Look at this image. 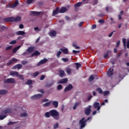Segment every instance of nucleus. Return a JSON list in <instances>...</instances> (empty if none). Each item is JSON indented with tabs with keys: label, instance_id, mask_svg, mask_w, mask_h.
<instances>
[{
	"label": "nucleus",
	"instance_id": "42",
	"mask_svg": "<svg viewBox=\"0 0 129 129\" xmlns=\"http://www.w3.org/2000/svg\"><path fill=\"white\" fill-rule=\"evenodd\" d=\"M73 47H74L75 49H80V47L79 46H77V44L76 43H74L73 44Z\"/></svg>",
	"mask_w": 129,
	"mask_h": 129
},
{
	"label": "nucleus",
	"instance_id": "24",
	"mask_svg": "<svg viewBox=\"0 0 129 129\" xmlns=\"http://www.w3.org/2000/svg\"><path fill=\"white\" fill-rule=\"evenodd\" d=\"M56 35H57V32H56L55 31H50L49 33V35L50 37H55Z\"/></svg>",
	"mask_w": 129,
	"mask_h": 129
},
{
	"label": "nucleus",
	"instance_id": "34",
	"mask_svg": "<svg viewBox=\"0 0 129 129\" xmlns=\"http://www.w3.org/2000/svg\"><path fill=\"white\" fill-rule=\"evenodd\" d=\"M126 40V39L123 38L122 39V43H123V47L125 49H126V44L125 43V41Z\"/></svg>",
	"mask_w": 129,
	"mask_h": 129
},
{
	"label": "nucleus",
	"instance_id": "35",
	"mask_svg": "<svg viewBox=\"0 0 129 129\" xmlns=\"http://www.w3.org/2000/svg\"><path fill=\"white\" fill-rule=\"evenodd\" d=\"M72 70L70 69V68H67L66 69V72L69 75L70 73H71V71Z\"/></svg>",
	"mask_w": 129,
	"mask_h": 129
},
{
	"label": "nucleus",
	"instance_id": "5",
	"mask_svg": "<svg viewBox=\"0 0 129 129\" xmlns=\"http://www.w3.org/2000/svg\"><path fill=\"white\" fill-rule=\"evenodd\" d=\"M43 96V94H38L35 95L31 97L32 100H36V99H40V98H42Z\"/></svg>",
	"mask_w": 129,
	"mask_h": 129
},
{
	"label": "nucleus",
	"instance_id": "22",
	"mask_svg": "<svg viewBox=\"0 0 129 129\" xmlns=\"http://www.w3.org/2000/svg\"><path fill=\"white\" fill-rule=\"evenodd\" d=\"M25 34H26V33L23 31H19L16 32V35H17V36H19L20 35H22L23 36V35H25Z\"/></svg>",
	"mask_w": 129,
	"mask_h": 129
},
{
	"label": "nucleus",
	"instance_id": "31",
	"mask_svg": "<svg viewBox=\"0 0 129 129\" xmlns=\"http://www.w3.org/2000/svg\"><path fill=\"white\" fill-rule=\"evenodd\" d=\"M18 4H19V1L16 0L15 2L13 4H12V8H13V9L14 8H16V7L18 6Z\"/></svg>",
	"mask_w": 129,
	"mask_h": 129
},
{
	"label": "nucleus",
	"instance_id": "49",
	"mask_svg": "<svg viewBox=\"0 0 129 129\" xmlns=\"http://www.w3.org/2000/svg\"><path fill=\"white\" fill-rule=\"evenodd\" d=\"M18 122H12V121H10L7 124L8 125H14V124H15V123H17Z\"/></svg>",
	"mask_w": 129,
	"mask_h": 129
},
{
	"label": "nucleus",
	"instance_id": "62",
	"mask_svg": "<svg viewBox=\"0 0 129 129\" xmlns=\"http://www.w3.org/2000/svg\"><path fill=\"white\" fill-rule=\"evenodd\" d=\"M7 7V8H11V9H13V5H11L10 4H8Z\"/></svg>",
	"mask_w": 129,
	"mask_h": 129
},
{
	"label": "nucleus",
	"instance_id": "20",
	"mask_svg": "<svg viewBox=\"0 0 129 129\" xmlns=\"http://www.w3.org/2000/svg\"><path fill=\"white\" fill-rule=\"evenodd\" d=\"M82 5H83V2H78L77 4H75L74 7L75 8V9H77V8H79L80 7H81Z\"/></svg>",
	"mask_w": 129,
	"mask_h": 129
},
{
	"label": "nucleus",
	"instance_id": "44",
	"mask_svg": "<svg viewBox=\"0 0 129 129\" xmlns=\"http://www.w3.org/2000/svg\"><path fill=\"white\" fill-rule=\"evenodd\" d=\"M64 73H65V72L63 71H59V76H60V77H63V75H64Z\"/></svg>",
	"mask_w": 129,
	"mask_h": 129
},
{
	"label": "nucleus",
	"instance_id": "53",
	"mask_svg": "<svg viewBox=\"0 0 129 129\" xmlns=\"http://www.w3.org/2000/svg\"><path fill=\"white\" fill-rule=\"evenodd\" d=\"M62 88V87L61 85H58L57 86V90H61Z\"/></svg>",
	"mask_w": 129,
	"mask_h": 129
},
{
	"label": "nucleus",
	"instance_id": "61",
	"mask_svg": "<svg viewBox=\"0 0 129 129\" xmlns=\"http://www.w3.org/2000/svg\"><path fill=\"white\" fill-rule=\"evenodd\" d=\"M58 125H59L58 124V123H56V124L53 125L54 128H57V127H58Z\"/></svg>",
	"mask_w": 129,
	"mask_h": 129
},
{
	"label": "nucleus",
	"instance_id": "15",
	"mask_svg": "<svg viewBox=\"0 0 129 129\" xmlns=\"http://www.w3.org/2000/svg\"><path fill=\"white\" fill-rule=\"evenodd\" d=\"M59 10H60V8L56 7L55 10L53 11L52 12V16H56V15H58V14H59Z\"/></svg>",
	"mask_w": 129,
	"mask_h": 129
},
{
	"label": "nucleus",
	"instance_id": "12",
	"mask_svg": "<svg viewBox=\"0 0 129 129\" xmlns=\"http://www.w3.org/2000/svg\"><path fill=\"white\" fill-rule=\"evenodd\" d=\"M47 61H48L47 58H44L37 63V66H40V65H42V64H45V63H46Z\"/></svg>",
	"mask_w": 129,
	"mask_h": 129
},
{
	"label": "nucleus",
	"instance_id": "4",
	"mask_svg": "<svg viewBox=\"0 0 129 129\" xmlns=\"http://www.w3.org/2000/svg\"><path fill=\"white\" fill-rule=\"evenodd\" d=\"M13 111H14V110H13L12 108H7L2 110V113L6 115V114H8L9 113H13Z\"/></svg>",
	"mask_w": 129,
	"mask_h": 129
},
{
	"label": "nucleus",
	"instance_id": "39",
	"mask_svg": "<svg viewBox=\"0 0 129 129\" xmlns=\"http://www.w3.org/2000/svg\"><path fill=\"white\" fill-rule=\"evenodd\" d=\"M53 85V83H47L46 84V87H51Z\"/></svg>",
	"mask_w": 129,
	"mask_h": 129
},
{
	"label": "nucleus",
	"instance_id": "11",
	"mask_svg": "<svg viewBox=\"0 0 129 129\" xmlns=\"http://www.w3.org/2000/svg\"><path fill=\"white\" fill-rule=\"evenodd\" d=\"M18 59L17 58H13L11 60H10L7 63V66H10V65H12L13 63L17 62Z\"/></svg>",
	"mask_w": 129,
	"mask_h": 129
},
{
	"label": "nucleus",
	"instance_id": "33",
	"mask_svg": "<svg viewBox=\"0 0 129 129\" xmlns=\"http://www.w3.org/2000/svg\"><path fill=\"white\" fill-rule=\"evenodd\" d=\"M33 83V81L32 80H28L25 83V84L26 85H31Z\"/></svg>",
	"mask_w": 129,
	"mask_h": 129
},
{
	"label": "nucleus",
	"instance_id": "63",
	"mask_svg": "<svg viewBox=\"0 0 129 129\" xmlns=\"http://www.w3.org/2000/svg\"><path fill=\"white\" fill-rule=\"evenodd\" d=\"M126 47L127 49H129V40H127Z\"/></svg>",
	"mask_w": 129,
	"mask_h": 129
},
{
	"label": "nucleus",
	"instance_id": "54",
	"mask_svg": "<svg viewBox=\"0 0 129 129\" xmlns=\"http://www.w3.org/2000/svg\"><path fill=\"white\" fill-rule=\"evenodd\" d=\"M22 65H26V64H28V61L27 60H23L22 61Z\"/></svg>",
	"mask_w": 129,
	"mask_h": 129
},
{
	"label": "nucleus",
	"instance_id": "23",
	"mask_svg": "<svg viewBox=\"0 0 129 129\" xmlns=\"http://www.w3.org/2000/svg\"><path fill=\"white\" fill-rule=\"evenodd\" d=\"M59 50H60V51H62V52H63V53L64 54H68V53L69 52L68 50V49H67V48H64V49L60 48Z\"/></svg>",
	"mask_w": 129,
	"mask_h": 129
},
{
	"label": "nucleus",
	"instance_id": "32",
	"mask_svg": "<svg viewBox=\"0 0 129 129\" xmlns=\"http://www.w3.org/2000/svg\"><path fill=\"white\" fill-rule=\"evenodd\" d=\"M7 117V115H6L5 114H3V112L2 111L1 114L0 115V119H4V118H6Z\"/></svg>",
	"mask_w": 129,
	"mask_h": 129
},
{
	"label": "nucleus",
	"instance_id": "27",
	"mask_svg": "<svg viewBox=\"0 0 129 129\" xmlns=\"http://www.w3.org/2000/svg\"><path fill=\"white\" fill-rule=\"evenodd\" d=\"M51 103L52 101H50L49 102L45 103V104H43V106H44V107H48V106H50V105H51Z\"/></svg>",
	"mask_w": 129,
	"mask_h": 129
},
{
	"label": "nucleus",
	"instance_id": "6",
	"mask_svg": "<svg viewBox=\"0 0 129 129\" xmlns=\"http://www.w3.org/2000/svg\"><path fill=\"white\" fill-rule=\"evenodd\" d=\"M41 14H43L42 12H37V11H31L30 13V15L32 17H35L36 16H40Z\"/></svg>",
	"mask_w": 129,
	"mask_h": 129
},
{
	"label": "nucleus",
	"instance_id": "38",
	"mask_svg": "<svg viewBox=\"0 0 129 129\" xmlns=\"http://www.w3.org/2000/svg\"><path fill=\"white\" fill-rule=\"evenodd\" d=\"M79 104H80L79 102L75 103V104L73 107V109H74V110L76 109V108H77V106H78V105H79Z\"/></svg>",
	"mask_w": 129,
	"mask_h": 129
},
{
	"label": "nucleus",
	"instance_id": "10",
	"mask_svg": "<svg viewBox=\"0 0 129 129\" xmlns=\"http://www.w3.org/2000/svg\"><path fill=\"white\" fill-rule=\"evenodd\" d=\"M67 82H68V79H61L57 82V84H65V83H67Z\"/></svg>",
	"mask_w": 129,
	"mask_h": 129
},
{
	"label": "nucleus",
	"instance_id": "47",
	"mask_svg": "<svg viewBox=\"0 0 129 129\" xmlns=\"http://www.w3.org/2000/svg\"><path fill=\"white\" fill-rule=\"evenodd\" d=\"M110 92L109 91H106L103 92L104 96H106V95H108L109 94Z\"/></svg>",
	"mask_w": 129,
	"mask_h": 129
},
{
	"label": "nucleus",
	"instance_id": "13",
	"mask_svg": "<svg viewBox=\"0 0 129 129\" xmlns=\"http://www.w3.org/2000/svg\"><path fill=\"white\" fill-rule=\"evenodd\" d=\"M112 75H113V69L110 68L107 72V76L110 77Z\"/></svg>",
	"mask_w": 129,
	"mask_h": 129
},
{
	"label": "nucleus",
	"instance_id": "60",
	"mask_svg": "<svg viewBox=\"0 0 129 129\" xmlns=\"http://www.w3.org/2000/svg\"><path fill=\"white\" fill-rule=\"evenodd\" d=\"M45 79V75H42L40 78V80H44Z\"/></svg>",
	"mask_w": 129,
	"mask_h": 129
},
{
	"label": "nucleus",
	"instance_id": "16",
	"mask_svg": "<svg viewBox=\"0 0 129 129\" xmlns=\"http://www.w3.org/2000/svg\"><path fill=\"white\" fill-rule=\"evenodd\" d=\"M68 10L66 7H62L60 8V10L59 11V13L60 14H63L64 13H66Z\"/></svg>",
	"mask_w": 129,
	"mask_h": 129
},
{
	"label": "nucleus",
	"instance_id": "21",
	"mask_svg": "<svg viewBox=\"0 0 129 129\" xmlns=\"http://www.w3.org/2000/svg\"><path fill=\"white\" fill-rule=\"evenodd\" d=\"M10 75H11V76H17V77H18V75H19V73H18V72L11 71L10 72Z\"/></svg>",
	"mask_w": 129,
	"mask_h": 129
},
{
	"label": "nucleus",
	"instance_id": "7",
	"mask_svg": "<svg viewBox=\"0 0 129 129\" xmlns=\"http://www.w3.org/2000/svg\"><path fill=\"white\" fill-rule=\"evenodd\" d=\"M84 119H85V117H83L79 121V124H80V128L82 129L83 127L86 125V124L84 122Z\"/></svg>",
	"mask_w": 129,
	"mask_h": 129
},
{
	"label": "nucleus",
	"instance_id": "46",
	"mask_svg": "<svg viewBox=\"0 0 129 129\" xmlns=\"http://www.w3.org/2000/svg\"><path fill=\"white\" fill-rule=\"evenodd\" d=\"M28 115V113L25 112L23 113L20 115L21 117H25V116H27Z\"/></svg>",
	"mask_w": 129,
	"mask_h": 129
},
{
	"label": "nucleus",
	"instance_id": "48",
	"mask_svg": "<svg viewBox=\"0 0 129 129\" xmlns=\"http://www.w3.org/2000/svg\"><path fill=\"white\" fill-rule=\"evenodd\" d=\"M62 54V51H59L58 52H57V54H56V57L57 58H60V55Z\"/></svg>",
	"mask_w": 129,
	"mask_h": 129
},
{
	"label": "nucleus",
	"instance_id": "26",
	"mask_svg": "<svg viewBox=\"0 0 129 129\" xmlns=\"http://www.w3.org/2000/svg\"><path fill=\"white\" fill-rule=\"evenodd\" d=\"M122 15H123V11H120L119 14L118 15V20H119V21H120V20H121V17H122Z\"/></svg>",
	"mask_w": 129,
	"mask_h": 129
},
{
	"label": "nucleus",
	"instance_id": "64",
	"mask_svg": "<svg viewBox=\"0 0 129 129\" xmlns=\"http://www.w3.org/2000/svg\"><path fill=\"white\" fill-rule=\"evenodd\" d=\"M19 28H20V29H24V25H23V24H20V25H19Z\"/></svg>",
	"mask_w": 129,
	"mask_h": 129
},
{
	"label": "nucleus",
	"instance_id": "43",
	"mask_svg": "<svg viewBox=\"0 0 129 129\" xmlns=\"http://www.w3.org/2000/svg\"><path fill=\"white\" fill-rule=\"evenodd\" d=\"M96 91H98L99 93L102 94V90L100 88H98L96 89Z\"/></svg>",
	"mask_w": 129,
	"mask_h": 129
},
{
	"label": "nucleus",
	"instance_id": "1",
	"mask_svg": "<svg viewBox=\"0 0 129 129\" xmlns=\"http://www.w3.org/2000/svg\"><path fill=\"white\" fill-rule=\"evenodd\" d=\"M49 113L51 116L53 117L54 119H56V120H59V119L60 118V114L58 111H57V110H51L49 111Z\"/></svg>",
	"mask_w": 129,
	"mask_h": 129
},
{
	"label": "nucleus",
	"instance_id": "55",
	"mask_svg": "<svg viewBox=\"0 0 129 129\" xmlns=\"http://www.w3.org/2000/svg\"><path fill=\"white\" fill-rule=\"evenodd\" d=\"M115 62H116V60L115 59H111V63L112 64V65H114L115 64Z\"/></svg>",
	"mask_w": 129,
	"mask_h": 129
},
{
	"label": "nucleus",
	"instance_id": "59",
	"mask_svg": "<svg viewBox=\"0 0 129 129\" xmlns=\"http://www.w3.org/2000/svg\"><path fill=\"white\" fill-rule=\"evenodd\" d=\"M115 32V31H113V32H111L110 34H109L108 35V37H109V38H110V37H111V36H112V35H113V33Z\"/></svg>",
	"mask_w": 129,
	"mask_h": 129
},
{
	"label": "nucleus",
	"instance_id": "57",
	"mask_svg": "<svg viewBox=\"0 0 129 129\" xmlns=\"http://www.w3.org/2000/svg\"><path fill=\"white\" fill-rule=\"evenodd\" d=\"M34 1V0H27V4L28 5H31V4H32V3H33V2Z\"/></svg>",
	"mask_w": 129,
	"mask_h": 129
},
{
	"label": "nucleus",
	"instance_id": "30",
	"mask_svg": "<svg viewBox=\"0 0 129 129\" xmlns=\"http://www.w3.org/2000/svg\"><path fill=\"white\" fill-rule=\"evenodd\" d=\"M34 47H30L28 48V49H27V52H28V53H32L34 52Z\"/></svg>",
	"mask_w": 129,
	"mask_h": 129
},
{
	"label": "nucleus",
	"instance_id": "58",
	"mask_svg": "<svg viewBox=\"0 0 129 129\" xmlns=\"http://www.w3.org/2000/svg\"><path fill=\"white\" fill-rule=\"evenodd\" d=\"M38 75H39V73H38V72H35V73L33 74L34 77H37V76H38Z\"/></svg>",
	"mask_w": 129,
	"mask_h": 129
},
{
	"label": "nucleus",
	"instance_id": "56",
	"mask_svg": "<svg viewBox=\"0 0 129 129\" xmlns=\"http://www.w3.org/2000/svg\"><path fill=\"white\" fill-rule=\"evenodd\" d=\"M98 22L100 24H104V21L103 20H102V19L99 20Z\"/></svg>",
	"mask_w": 129,
	"mask_h": 129
},
{
	"label": "nucleus",
	"instance_id": "19",
	"mask_svg": "<svg viewBox=\"0 0 129 129\" xmlns=\"http://www.w3.org/2000/svg\"><path fill=\"white\" fill-rule=\"evenodd\" d=\"M51 103L52 105H53L54 107L55 108H57L58 107V105L59 104V103L57 101H52Z\"/></svg>",
	"mask_w": 129,
	"mask_h": 129
},
{
	"label": "nucleus",
	"instance_id": "18",
	"mask_svg": "<svg viewBox=\"0 0 129 129\" xmlns=\"http://www.w3.org/2000/svg\"><path fill=\"white\" fill-rule=\"evenodd\" d=\"M39 55H41V52L38 50H36L32 54L31 57H34V56H39Z\"/></svg>",
	"mask_w": 129,
	"mask_h": 129
},
{
	"label": "nucleus",
	"instance_id": "25",
	"mask_svg": "<svg viewBox=\"0 0 129 129\" xmlns=\"http://www.w3.org/2000/svg\"><path fill=\"white\" fill-rule=\"evenodd\" d=\"M21 48V45L18 46L14 48L12 51L13 53H14V54L17 53V51L19 50V49H20Z\"/></svg>",
	"mask_w": 129,
	"mask_h": 129
},
{
	"label": "nucleus",
	"instance_id": "9",
	"mask_svg": "<svg viewBox=\"0 0 129 129\" xmlns=\"http://www.w3.org/2000/svg\"><path fill=\"white\" fill-rule=\"evenodd\" d=\"M72 89H73V86L72 84H69L64 89V92H67V91H70Z\"/></svg>",
	"mask_w": 129,
	"mask_h": 129
},
{
	"label": "nucleus",
	"instance_id": "28",
	"mask_svg": "<svg viewBox=\"0 0 129 129\" xmlns=\"http://www.w3.org/2000/svg\"><path fill=\"white\" fill-rule=\"evenodd\" d=\"M8 93V91L6 90H0V95H5V94H7Z\"/></svg>",
	"mask_w": 129,
	"mask_h": 129
},
{
	"label": "nucleus",
	"instance_id": "14",
	"mask_svg": "<svg viewBox=\"0 0 129 129\" xmlns=\"http://www.w3.org/2000/svg\"><path fill=\"white\" fill-rule=\"evenodd\" d=\"M94 108H97V110L100 109V104L98 102H95L93 104Z\"/></svg>",
	"mask_w": 129,
	"mask_h": 129
},
{
	"label": "nucleus",
	"instance_id": "52",
	"mask_svg": "<svg viewBox=\"0 0 129 129\" xmlns=\"http://www.w3.org/2000/svg\"><path fill=\"white\" fill-rule=\"evenodd\" d=\"M17 77H20V79H21V80H24V79H25V78H24V76L22 75H18L17 76Z\"/></svg>",
	"mask_w": 129,
	"mask_h": 129
},
{
	"label": "nucleus",
	"instance_id": "17",
	"mask_svg": "<svg viewBox=\"0 0 129 129\" xmlns=\"http://www.w3.org/2000/svg\"><path fill=\"white\" fill-rule=\"evenodd\" d=\"M22 67H23V66L20 63H19L13 67L12 69H17L18 68V70H20V69H22Z\"/></svg>",
	"mask_w": 129,
	"mask_h": 129
},
{
	"label": "nucleus",
	"instance_id": "41",
	"mask_svg": "<svg viewBox=\"0 0 129 129\" xmlns=\"http://www.w3.org/2000/svg\"><path fill=\"white\" fill-rule=\"evenodd\" d=\"M98 3V0H93L92 2V4L93 6H95V5H97V3Z\"/></svg>",
	"mask_w": 129,
	"mask_h": 129
},
{
	"label": "nucleus",
	"instance_id": "36",
	"mask_svg": "<svg viewBox=\"0 0 129 129\" xmlns=\"http://www.w3.org/2000/svg\"><path fill=\"white\" fill-rule=\"evenodd\" d=\"M89 82H91V81H93V80H94V77L93 76V75H91L90 76V77L89 78Z\"/></svg>",
	"mask_w": 129,
	"mask_h": 129
},
{
	"label": "nucleus",
	"instance_id": "8",
	"mask_svg": "<svg viewBox=\"0 0 129 129\" xmlns=\"http://www.w3.org/2000/svg\"><path fill=\"white\" fill-rule=\"evenodd\" d=\"M91 113V106L89 105L88 108L85 109V113L86 115H90Z\"/></svg>",
	"mask_w": 129,
	"mask_h": 129
},
{
	"label": "nucleus",
	"instance_id": "40",
	"mask_svg": "<svg viewBox=\"0 0 129 129\" xmlns=\"http://www.w3.org/2000/svg\"><path fill=\"white\" fill-rule=\"evenodd\" d=\"M51 115L50 114V112H46L45 114H44V116H45V117H47V118H49L50 117V116Z\"/></svg>",
	"mask_w": 129,
	"mask_h": 129
},
{
	"label": "nucleus",
	"instance_id": "50",
	"mask_svg": "<svg viewBox=\"0 0 129 129\" xmlns=\"http://www.w3.org/2000/svg\"><path fill=\"white\" fill-rule=\"evenodd\" d=\"M16 43H17L16 40H12L10 42H9V44H10V45H14Z\"/></svg>",
	"mask_w": 129,
	"mask_h": 129
},
{
	"label": "nucleus",
	"instance_id": "3",
	"mask_svg": "<svg viewBox=\"0 0 129 129\" xmlns=\"http://www.w3.org/2000/svg\"><path fill=\"white\" fill-rule=\"evenodd\" d=\"M4 83H8L9 84H14V83H16V80L14 78H10L5 79L4 81Z\"/></svg>",
	"mask_w": 129,
	"mask_h": 129
},
{
	"label": "nucleus",
	"instance_id": "51",
	"mask_svg": "<svg viewBox=\"0 0 129 129\" xmlns=\"http://www.w3.org/2000/svg\"><path fill=\"white\" fill-rule=\"evenodd\" d=\"M61 60L63 61V62H68V61H69V59L68 58H62Z\"/></svg>",
	"mask_w": 129,
	"mask_h": 129
},
{
	"label": "nucleus",
	"instance_id": "29",
	"mask_svg": "<svg viewBox=\"0 0 129 129\" xmlns=\"http://www.w3.org/2000/svg\"><path fill=\"white\" fill-rule=\"evenodd\" d=\"M108 54H111V51L107 50L106 53L104 55V58H105V59H106V58L108 57Z\"/></svg>",
	"mask_w": 129,
	"mask_h": 129
},
{
	"label": "nucleus",
	"instance_id": "2",
	"mask_svg": "<svg viewBox=\"0 0 129 129\" xmlns=\"http://www.w3.org/2000/svg\"><path fill=\"white\" fill-rule=\"evenodd\" d=\"M4 21L6 22H20L21 21V17L18 16L15 18V17H8L4 19Z\"/></svg>",
	"mask_w": 129,
	"mask_h": 129
},
{
	"label": "nucleus",
	"instance_id": "37",
	"mask_svg": "<svg viewBox=\"0 0 129 129\" xmlns=\"http://www.w3.org/2000/svg\"><path fill=\"white\" fill-rule=\"evenodd\" d=\"M75 65L76 66V69H79V68H80V67H81V64L77 62V63H75Z\"/></svg>",
	"mask_w": 129,
	"mask_h": 129
},
{
	"label": "nucleus",
	"instance_id": "45",
	"mask_svg": "<svg viewBox=\"0 0 129 129\" xmlns=\"http://www.w3.org/2000/svg\"><path fill=\"white\" fill-rule=\"evenodd\" d=\"M13 49V46H10L6 48L5 50L6 51H10V50H12Z\"/></svg>",
	"mask_w": 129,
	"mask_h": 129
}]
</instances>
